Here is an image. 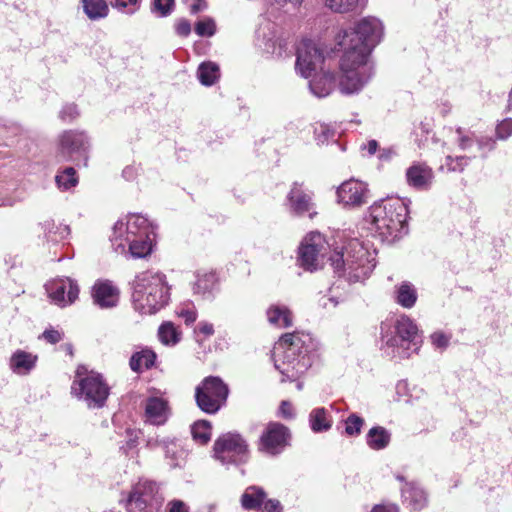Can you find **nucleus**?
I'll use <instances>...</instances> for the list:
<instances>
[{
	"label": "nucleus",
	"instance_id": "nucleus-1",
	"mask_svg": "<svg viewBox=\"0 0 512 512\" xmlns=\"http://www.w3.org/2000/svg\"><path fill=\"white\" fill-rule=\"evenodd\" d=\"M371 223L383 240L389 242L408 232V207L400 198H387L369 208Z\"/></svg>",
	"mask_w": 512,
	"mask_h": 512
},
{
	"label": "nucleus",
	"instance_id": "nucleus-2",
	"mask_svg": "<svg viewBox=\"0 0 512 512\" xmlns=\"http://www.w3.org/2000/svg\"><path fill=\"white\" fill-rule=\"evenodd\" d=\"M342 45L345 46V51L340 62V86L346 93H354L360 90L372 75V68L368 64L372 49L359 40L357 43H345L343 38Z\"/></svg>",
	"mask_w": 512,
	"mask_h": 512
},
{
	"label": "nucleus",
	"instance_id": "nucleus-3",
	"mask_svg": "<svg viewBox=\"0 0 512 512\" xmlns=\"http://www.w3.org/2000/svg\"><path fill=\"white\" fill-rule=\"evenodd\" d=\"M331 266L339 276L348 274L359 279L370 272L368 251L357 240H352L341 251H334L329 257Z\"/></svg>",
	"mask_w": 512,
	"mask_h": 512
},
{
	"label": "nucleus",
	"instance_id": "nucleus-4",
	"mask_svg": "<svg viewBox=\"0 0 512 512\" xmlns=\"http://www.w3.org/2000/svg\"><path fill=\"white\" fill-rule=\"evenodd\" d=\"M84 366H79L76 370V377L71 385V393L87 402L89 407L101 408L109 396L110 388L103 377L94 372H90L85 377L80 376L85 371Z\"/></svg>",
	"mask_w": 512,
	"mask_h": 512
},
{
	"label": "nucleus",
	"instance_id": "nucleus-5",
	"mask_svg": "<svg viewBox=\"0 0 512 512\" xmlns=\"http://www.w3.org/2000/svg\"><path fill=\"white\" fill-rule=\"evenodd\" d=\"M137 301L145 302L148 312H155L168 302V287L165 276L162 274H151L143 276L137 283L135 289Z\"/></svg>",
	"mask_w": 512,
	"mask_h": 512
},
{
	"label": "nucleus",
	"instance_id": "nucleus-6",
	"mask_svg": "<svg viewBox=\"0 0 512 512\" xmlns=\"http://www.w3.org/2000/svg\"><path fill=\"white\" fill-rule=\"evenodd\" d=\"M228 386L220 377H205L195 391V399L198 407L205 413H216L226 402Z\"/></svg>",
	"mask_w": 512,
	"mask_h": 512
},
{
	"label": "nucleus",
	"instance_id": "nucleus-7",
	"mask_svg": "<svg viewBox=\"0 0 512 512\" xmlns=\"http://www.w3.org/2000/svg\"><path fill=\"white\" fill-rule=\"evenodd\" d=\"M325 238L318 232L308 234L298 248V263L305 271H316L323 265L327 252Z\"/></svg>",
	"mask_w": 512,
	"mask_h": 512
},
{
	"label": "nucleus",
	"instance_id": "nucleus-8",
	"mask_svg": "<svg viewBox=\"0 0 512 512\" xmlns=\"http://www.w3.org/2000/svg\"><path fill=\"white\" fill-rule=\"evenodd\" d=\"M89 147L87 135L84 131L65 130L58 137L57 157L61 161H78L86 159Z\"/></svg>",
	"mask_w": 512,
	"mask_h": 512
},
{
	"label": "nucleus",
	"instance_id": "nucleus-9",
	"mask_svg": "<svg viewBox=\"0 0 512 512\" xmlns=\"http://www.w3.org/2000/svg\"><path fill=\"white\" fill-rule=\"evenodd\" d=\"M337 199L344 207L357 208L368 202L367 183L351 178L344 181L337 189Z\"/></svg>",
	"mask_w": 512,
	"mask_h": 512
},
{
	"label": "nucleus",
	"instance_id": "nucleus-10",
	"mask_svg": "<svg viewBox=\"0 0 512 512\" xmlns=\"http://www.w3.org/2000/svg\"><path fill=\"white\" fill-rule=\"evenodd\" d=\"M323 60L321 50L312 40L304 39L300 42L297 48L296 68L302 76L310 77Z\"/></svg>",
	"mask_w": 512,
	"mask_h": 512
},
{
	"label": "nucleus",
	"instance_id": "nucleus-11",
	"mask_svg": "<svg viewBox=\"0 0 512 512\" xmlns=\"http://www.w3.org/2000/svg\"><path fill=\"white\" fill-rule=\"evenodd\" d=\"M146 223V219L140 216H132L127 224L126 241L129 243V250L133 257L142 258L151 252V242L146 231L137 235L136 229Z\"/></svg>",
	"mask_w": 512,
	"mask_h": 512
},
{
	"label": "nucleus",
	"instance_id": "nucleus-12",
	"mask_svg": "<svg viewBox=\"0 0 512 512\" xmlns=\"http://www.w3.org/2000/svg\"><path fill=\"white\" fill-rule=\"evenodd\" d=\"M310 366L308 356H291L286 358V354L275 360V368L282 375L281 383L288 381H298L306 373Z\"/></svg>",
	"mask_w": 512,
	"mask_h": 512
},
{
	"label": "nucleus",
	"instance_id": "nucleus-13",
	"mask_svg": "<svg viewBox=\"0 0 512 512\" xmlns=\"http://www.w3.org/2000/svg\"><path fill=\"white\" fill-rule=\"evenodd\" d=\"M379 23L374 19L364 18L357 23L354 29L346 31L344 34L346 42H358L361 41L368 48L373 47L379 41Z\"/></svg>",
	"mask_w": 512,
	"mask_h": 512
},
{
	"label": "nucleus",
	"instance_id": "nucleus-14",
	"mask_svg": "<svg viewBox=\"0 0 512 512\" xmlns=\"http://www.w3.org/2000/svg\"><path fill=\"white\" fill-rule=\"evenodd\" d=\"M286 198L290 210L294 214L302 216L309 213L310 218L313 217V213H311L314 208L313 193L306 189L303 183L293 182Z\"/></svg>",
	"mask_w": 512,
	"mask_h": 512
},
{
	"label": "nucleus",
	"instance_id": "nucleus-15",
	"mask_svg": "<svg viewBox=\"0 0 512 512\" xmlns=\"http://www.w3.org/2000/svg\"><path fill=\"white\" fill-rule=\"evenodd\" d=\"M93 303L102 309L115 307L120 299L119 288L108 279H98L91 289Z\"/></svg>",
	"mask_w": 512,
	"mask_h": 512
},
{
	"label": "nucleus",
	"instance_id": "nucleus-16",
	"mask_svg": "<svg viewBox=\"0 0 512 512\" xmlns=\"http://www.w3.org/2000/svg\"><path fill=\"white\" fill-rule=\"evenodd\" d=\"M260 443L263 448H285L292 444V433L280 422H269L260 436Z\"/></svg>",
	"mask_w": 512,
	"mask_h": 512
},
{
	"label": "nucleus",
	"instance_id": "nucleus-17",
	"mask_svg": "<svg viewBox=\"0 0 512 512\" xmlns=\"http://www.w3.org/2000/svg\"><path fill=\"white\" fill-rule=\"evenodd\" d=\"M311 343L309 334L295 331L283 334L278 341V349H282V354H286V358L291 356H308V346Z\"/></svg>",
	"mask_w": 512,
	"mask_h": 512
},
{
	"label": "nucleus",
	"instance_id": "nucleus-18",
	"mask_svg": "<svg viewBox=\"0 0 512 512\" xmlns=\"http://www.w3.org/2000/svg\"><path fill=\"white\" fill-rule=\"evenodd\" d=\"M406 180L416 190H428L433 183L434 172L425 163H414L406 170Z\"/></svg>",
	"mask_w": 512,
	"mask_h": 512
},
{
	"label": "nucleus",
	"instance_id": "nucleus-19",
	"mask_svg": "<svg viewBox=\"0 0 512 512\" xmlns=\"http://www.w3.org/2000/svg\"><path fill=\"white\" fill-rule=\"evenodd\" d=\"M79 286L71 279L55 283L50 292L49 297L54 303L62 307L72 304L79 296Z\"/></svg>",
	"mask_w": 512,
	"mask_h": 512
},
{
	"label": "nucleus",
	"instance_id": "nucleus-20",
	"mask_svg": "<svg viewBox=\"0 0 512 512\" xmlns=\"http://www.w3.org/2000/svg\"><path fill=\"white\" fill-rule=\"evenodd\" d=\"M131 491L152 508L159 510L163 504L164 497L159 493V487L154 481L140 480Z\"/></svg>",
	"mask_w": 512,
	"mask_h": 512
},
{
	"label": "nucleus",
	"instance_id": "nucleus-21",
	"mask_svg": "<svg viewBox=\"0 0 512 512\" xmlns=\"http://www.w3.org/2000/svg\"><path fill=\"white\" fill-rule=\"evenodd\" d=\"M401 495L403 503L412 511H420L428 503L426 492L416 482L405 481Z\"/></svg>",
	"mask_w": 512,
	"mask_h": 512
},
{
	"label": "nucleus",
	"instance_id": "nucleus-22",
	"mask_svg": "<svg viewBox=\"0 0 512 512\" xmlns=\"http://www.w3.org/2000/svg\"><path fill=\"white\" fill-rule=\"evenodd\" d=\"M145 413L152 424H164L169 415L168 401L159 397L148 398L145 406Z\"/></svg>",
	"mask_w": 512,
	"mask_h": 512
},
{
	"label": "nucleus",
	"instance_id": "nucleus-23",
	"mask_svg": "<svg viewBox=\"0 0 512 512\" xmlns=\"http://www.w3.org/2000/svg\"><path fill=\"white\" fill-rule=\"evenodd\" d=\"M37 355L18 349L10 358V368L17 374H28L37 362Z\"/></svg>",
	"mask_w": 512,
	"mask_h": 512
},
{
	"label": "nucleus",
	"instance_id": "nucleus-24",
	"mask_svg": "<svg viewBox=\"0 0 512 512\" xmlns=\"http://www.w3.org/2000/svg\"><path fill=\"white\" fill-rule=\"evenodd\" d=\"M266 314L269 323L277 327L288 328L293 324L292 312L286 306L271 305Z\"/></svg>",
	"mask_w": 512,
	"mask_h": 512
},
{
	"label": "nucleus",
	"instance_id": "nucleus-25",
	"mask_svg": "<svg viewBox=\"0 0 512 512\" xmlns=\"http://www.w3.org/2000/svg\"><path fill=\"white\" fill-rule=\"evenodd\" d=\"M211 457L224 466H238L248 460V450H213Z\"/></svg>",
	"mask_w": 512,
	"mask_h": 512
},
{
	"label": "nucleus",
	"instance_id": "nucleus-26",
	"mask_svg": "<svg viewBox=\"0 0 512 512\" xmlns=\"http://www.w3.org/2000/svg\"><path fill=\"white\" fill-rule=\"evenodd\" d=\"M156 353L151 349H142L141 351L135 352L129 361V366L132 371L141 373L144 370L151 369L156 361Z\"/></svg>",
	"mask_w": 512,
	"mask_h": 512
},
{
	"label": "nucleus",
	"instance_id": "nucleus-27",
	"mask_svg": "<svg viewBox=\"0 0 512 512\" xmlns=\"http://www.w3.org/2000/svg\"><path fill=\"white\" fill-rule=\"evenodd\" d=\"M397 336L402 341L416 343L418 338V327L414 321L406 315H401L395 324Z\"/></svg>",
	"mask_w": 512,
	"mask_h": 512
},
{
	"label": "nucleus",
	"instance_id": "nucleus-28",
	"mask_svg": "<svg viewBox=\"0 0 512 512\" xmlns=\"http://www.w3.org/2000/svg\"><path fill=\"white\" fill-rule=\"evenodd\" d=\"M366 440L371 448H385L390 444L391 434L386 428L375 426L368 431Z\"/></svg>",
	"mask_w": 512,
	"mask_h": 512
},
{
	"label": "nucleus",
	"instance_id": "nucleus-29",
	"mask_svg": "<svg viewBox=\"0 0 512 512\" xmlns=\"http://www.w3.org/2000/svg\"><path fill=\"white\" fill-rule=\"evenodd\" d=\"M335 85V79L333 74L325 73L322 76L315 77L310 82V88L312 92L318 97L328 96Z\"/></svg>",
	"mask_w": 512,
	"mask_h": 512
},
{
	"label": "nucleus",
	"instance_id": "nucleus-30",
	"mask_svg": "<svg viewBox=\"0 0 512 512\" xmlns=\"http://www.w3.org/2000/svg\"><path fill=\"white\" fill-rule=\"evenodd\" d=\"M418 295L414 286L408 282H403L396 290V302L404 308H412Z\"/></svg>",
	"mask_w": 512,
	"mask_h": 512
},
{
	"label": "nucleus",
	"instance_id": "nucleus-31",
	"mask_svg": "<svg viewBox=\"0 0 512 512\" xmlns=\"http://www.w3.org/2000/svg\"><path fill=\"white\" fill-rule=\"evenodd\" d=\"M266 498V493L262 488L249 487L242 495L241 503L245 509L254 510L261 507Z\"/></svg>",
	"mask_w": 512,
	"mask_h": 512
},
{
	"label": "nucleus",
	"instance_id": "nucleus-32",
	"mask_svg": "<svg viewBox=\"0 0 512 512\" xmlns=\"http://www.w3.org/2000/svg\"><path fill=\"white\" fill-rule=\"evenodd\" d=\"M211 423L207 420H199L191 427L193 440L197 445L205 446L211 440L212 435Z\"/></svg>",
	"mask_w": 512,
	"mask_h": 512
},
{
	"label": "nucleus",
	"instance_id": "nucleus-33",
	"mask_svg": "<svg viewBox=\"0 0 512 512\" xmlns=\"http://www.w3.org/2000/svg\"><path fill=\"white\" fill-rule=\"evenodd\" d=\"M82 4L85 14L91 20L105 18L109 13L105 0H82Z\"/></svg>",
	"mask_w": 512,
	"mask_h": 512
},
{
	"label": "nucleus",
	"instance_id": "nucleus-34",
	"mask_svg": "<svg viewBox=\"0 0 512 512\" xmlns=\"http://www.w3.org/2000/svg\"><path fill=\"white\" fill-rule=\"evenodd\" d=\"M197 74L199 81L205 86L213 85L220 76L219 67L213 62H203L200 64Z\"/></svg>",
	"mask_w": 512,
	"mask_h": 512
},
{
	"label": "nucleus",
	"instance_id": "nucleus-35",
	"mask_svg": "<svg viewBox=\"0 0 512 512\" xmlns=\"http://www.w3.org/2000/svg\"><path fill=\"white\" fill-rule=\"evenodd\" d=\"M213 448H247V443L239 433L227 432L215 440Z\"/></svg>",
	"mask_w": 512,
	"mask_h": 512
},
{
	"label": "nucleus",
	"instance_id": "nucleus-36",
	"mask_svg": "<svg viewBox=\"0 0 512 512\" xmlns=\"http://www.w3.org/2000/svg\"><path fill=\"white\" fill-rule=\"evenodd\" d=\"M158 336L160 341L165 345H175L180 341V332L172 322L161 324L158 329Z\"/></svg>",
	"mask_w": 512,
	"mask_h": 512
},
{
	"label": "nucleus",
	"instance_id": "nucleus-37",
	"mask_svg": "<svg viewBox=\"0 0 512 512\" xmlns=\"http://www.w3.org/2000/svg\"><path fill=\"white\" fill-rule=\"evenodd\" d=\"M310 425L314 432L325 431L331 427L324 408H316L310 413Z\"/></svg>",
	"mask_w": 512,
	"mask_h": 512
},
{
	"label": "nucleus",
	"instance_id": "nucleus-38",
	"mask_svg": "<svg viewBox=\"0 0 512 512\" xmlns=\"http://www.w3.org/2000/svg\"><path fill=\"white\" fill-rule=\"evenodd\" d=\"M57 186L60 189L68 190L78 183V176L73 167H67L55 177Z\"/></svg>",
	"mask_w": 512,
	"mask_h": 512
},
{
	"label": "nucleus",
	"instance_id": "nucleus-39",
	"mask_svg": "<svg viewBox=\"0 0 512 512\" xmlns=\"http://www.w3.org/2000/svg\"><path fill=\"white\" fill-rule=\"evenodd\" d=\"M215 286V276L213 274H204L199 276L194 283V293L204 296L210 293Z\"/></svg>",
	"mask_w": 512,
	"mask_h": 512
},
{
	"label": "nucleus",
	"instance_id": "nucleus-40",
	"mask_svg": "<svg viewBox=\"0 0 512 512\" xmlns=\"http://www.w3.org/2000/svg\"><path fill=\"white\" fill-rule=\"evenodd\" d=\"M326 6L337 13H348L357 9L359 0H326Z\"/></svg>",
	"mask_w": 512,
	"mask_h": 512
},
{
	"label": "nucleus",
	"instance_id": "nucleus-41",
	"mask_svg": "<svg viewBox=\"0 0 512 512\" xmlns=\"http://www.w3.org/2000/svg\"><path fill=\"white\" fill-rule=\"evenodd\" d=\"M126 509L127 512H158L159 510L156 508L150 507L146 502L139 499L134 495L131 491L129 493V497L126 500Z\"/></svg>",
	"mask_w": 512,
	"mask_h": 512
},
{
	"label": "nucleus",
	"instance_id": "nucleus-42",
	"mask_svg": "<svg viewBox=\"0 0 512 512\" xmlns=\"http://www.w3.org/2000/svg\"><path fill=\"white\" fill-rule=\"evenodd\" d=\"M365 421L357 414H350L344 421L345 433L348 436H358L361 433Z\"/></svg>",
	"mask_w": 512,
	"mask_h": 512
},
{
	"label": "nucleus",
	"instance_id": "nucleus-43",
	"mask_svg": "<svg viewBox=\"0 0 512 512\" xmlns=\"http://www.w3.org/2000/svg\"><path fill=\"white\" fill-rule=\"evenodd\" d=\"M195 32L201 37H211L216 32V25L213 19L207 18L195 24Z\"/></svg>",
	"mask_w": 512,
	"mask_h": 512
},
{
	"label": "nucleus",
	"instance_id": "nucleus-44",
	"mask_svg": "<svg viewBox=\"0 0 512 512\" xmlns=\"http://www.w3.org/2000/svg\"><path fill=\"white\" fill-rule=\"evenodd\" d=\"M469 161L470 158L466 156H447L445 160V165L449 171L463 172L465 167L468 166Z\"/></svg>",
	"mask_w": 512,
	"mask_h": 512
},
{
	"label": "nucleus",
	"instance_id": "nucleus-45",
	"mask_svg": "<svg viewBox=\"0 0 512 512\" xmlns=\"http://www.w3.org/2000/svg\"><path fill=\"white\" fill-rule=\"evenodd\" d=\"M496 139L506 140L512 135V118H505L495 128Z\"/></svg>",
	"mask_w": 512,
	"mask_h": 512
},
{
	"label": "nucleus",
	"instance_id": "nucleus-46",
	"mask_svg": "<svg viewBox=\"0 0 512 512\" xmlns=\"http://www.w3.org/2000/svg\"><path fill=\"white\" fill-rule=\"evenodd\" d=\"M185 450H167L166 459L171 468L180 467L185 460Z\"/></svg>",
	"mask_w": 512,
	"mask_h": 512
},
{
	"label": "nucleus",
	"instance_id": "nucleus-47",
	"mask_svg": "<svg viewBox=\"0 0 512 512\" xmlns=\"http://www.w3.org/2000/svg\"><path fill=\"white\" fill-rule=\"evenodd\" d=\"M111 5L119 11L133 14L138 9V0H115Z\"/></svg>",
	"mask_w": 512,
	"mask_h": 512
},
{
	"label": "nucleus",
	"instance_id": "nucleus-48",
	"mask_svg": "<svg viewBox=\"0 0 512 512\" xmlns=\"http://www.w3.org/2000/svg\"><path fill=\"white\" fill-rule=\"evenodd\" d=\"M175 4V0H154L153 8L159 12L161 16H167L171 13Z\"/></svg>",
	"mask_w": 512,
	"mask_h": 512
},
{
	"label": "nucleus",
	"instance_id": "nucleus-49",
	"mask_svg": "<svg viewBox=\"0 0 512 512\" xmlns=\"http://www.w3.org/2000/svg\"><path fill=\"white\" fill-rule=\"evenodd\" d=\"M63 336L64 333L62 331L49 328L42 333L41 338L50 344H57L63 340Z\"/></svg>",
	"mask_w": 512,
	"mask_h": 512
},
{
	"label": "nucleus",
	"instance_id": "nucleus-50",
	"mask_svg": "<svg viewBox=\"0 0 512 512\" xmlns=\"http://www.w3.org/2000/svg\"><path fill=\"white\" fill-rule=\"evenodd\" d=\"M477 144L479 149L482 151H493L496 148V139L488 136H483L477 140Z\"/></svg>",
	"mask_w": 512,
	"mask_h": 512
},
{
	"label": "nucleus",
	"instance_id": "nucleus-51",
	"mask_svg": "<svg viewBox=\"0 0 512 512\" xmlns=\"http://www.w3.org/2000/svg\"><path fill=\"white\" fill-rule=\"evenodd\" d=\"M279 415L284 419H292L295 416L293 405L290 401L283 400L279 406Z\"/></svg>",
	"mask_w": 512,
	"mask_h": 512
},
{
	"label": "nucleus",
	"instance_id": "nucleus-52",
	"mask_svg": "<svg viewBox=\"0 0 512 512\" xmlns=\"http://www.w3.org/2000/svg\"><path fill=\"white\" fill-rule=\"evenodd\" d=\"M175 31L181 37H187L191 33V24L187 19H180L175 24Z\"/></svg>",
	"mask_w": 512,
	"mask_h": 512
},
{
	"label": "nucleus",
	"instance_id": "nucleus-53",
	"mask_svg": "<svg viewBox=\"0 0 512 512\" xmlns=\"http://www.w3.org/2000/svg\"><path fill=\"white\" fill-rule=\"evenodd\" d=\"M266 512H283V507L277 499H267L262 503Z\"/></svg>",
	"mask_w": 512,
	"mask_h": 512
},
{
	"label": "nucleus",
	"instance_id": "nucleus-54",
	"mask_svg": "<svg viewBox=\"0 0 512 512\" xmlns=\"http://www.w3.org/2000/svg\"><path fill=\"white\" fill-rule=\"evenodd\" d=\"M370 512H399V507L394 503H381L374 505Z\"/></svg>",
	"mask_w": 512,
	"mask_h": 512
},
{
	"label": "nucleus",
	"instance_id": "nucleus-55",
	"mask_svg": "<svg viewBox=\"0 0 512 512\" xmlns=\"http://www.w3.org/2000/svg\"><path fill=\"white\" fill-rule=\"evenodd\" d=\"M77 116H78V112H77L76 106H68V107H65V108L60 112V118H61L64 122L72 121V120H73V119H75Z\"/></svg>",
	"mask_w": 512,
	"mask_h": 512
},
{
	"label": "nucleus",
	"instance_id": "nucleus-56",
	"mask_svg": "<svg viewBox=\"0 0 512 512\" xmlns=\"http://www.w3.org/2000/svg\"><path fill=\"white\" fill-rule=\"evenodd\" d=\"M456 132L459 135L458 146L462 150H466L473 145V139L471 137H469L468 135H464L461 128H458L456 130Z\"/></svg>",
	"mask_w": 512,
	"mask_h": 512
},
{
	"label": "nucleus",
	"instance_id": "nucleus-57",
	"mask_svg": "<svg viewBox=\"0 0 512 512\" xmlns=\"http://www.w3.org/2000/svg\"><path fill=\"white\" fill-rule=\"evenodd\" d=\"M168 507V512H188L187 505L181 500L170 501Z\"/></svg>",
	"mask_w": 512,
	"mask_h": 512
},
{
	"label": "nucleus",
	"instance_id": "nucleus-58",
	"mask_svg": "<svg viewBox=\"0 0 512 512\" xmlns=\"http://www.w3.org/2000/svg\"><path fill=\"white\" fill-rule=\"evenodd\" d=\"M197 330L205 337H210L214 334V327L211 323L208 322H200L198 324Z\"/></svg>",
	"mask_w": 512,
	"mask_h": 512
},
{
	"label": "nucleus",
	"instance_id": "nucleus-59",
	"mask_svg": "<svg viewBox=\"0 0 512 512\" xmlns=\"http://www.w3.org/2000/svg\"><path fill=\"white\" fill-rule=\"evenodd\" d=\"M180 316L184 319L186 325L194 323L197 319V312L194 310H182Z\"/></svg>",
	"mask_w": 512,
	"mask_h": 512
},
{
	"label": "nucleus",
	"instance_id": "nucleus-60",
	"mask_svg": "<svg viewBox=\"0 0 512 512\" xmlns=\"http://www.w3.org/2000/svg\"><path fill=\"white\" fill-rule=\"evenodd\" d=\"M206 2L204 0H193V3L190 6V12L192 14H197L206 8Z\"/></svg>",
	"mask_w": 512,
	"mask_h": 512
},
{
	"label": "nucleus",
	"instance_id": "nucleus-61",
	"mask_svg": "<svg viewBox=\"0 0 512 512\" xmlns=\"http://www.w3.org/2000/svg\"><path fill=\"white\" fill-rule=\"evenodd\" d=\"M432 339L434 344H436L438 347H446L448 345V339L443 334H434Z\"/></svg>",
	"mask_w": 512,
	"mask_h": 512
},
{
	"label": "nucleus",
	"instance_id": "nucleus-62",
	"mask_svg": "<svg viewBox=\"0 0 512 512\" xmlns=\"http://www.w3.org/2000/svg\"><path fill=\"white\" fill-rule=\"evenodd\" d=\"M127 434L130 436V440H129V446L130 448L134 445H138L139 443L136 442V439L138 438V435L141 434L140 431H137V430H132V429H127Z\"/></svg>",
	"mask_w": 512,
	"mask_h": 512
},
{
	"label": "nucleus",
	"instance_id": "nucleus-63",
	"mask_svg": "<svg viewBox=\"0 0 512 512\" xmlns=\"http://www.w3.org/2000/svg\"><path fill=\"white\" fill-rule=\"evenodd\" d=\"M367 151L370 155H373L376 153L378 149V142L376 140H370L368 141L366 145Z\"/></svg>",
	"mask_w": 512,
	"mask_h": 512
},
{
	"label": "nucleus",
	"instance_id": "nucleus-64",
	"mask_svg": "<svg viewBox=\"0 0 512 512\" xmlns=\"http://www.w3.org/2000/svg\"><path fill=\"white\" fill-rule=\"evenodd\" d=\"M212 220H215V222L220 225L224 222V217L222 215H208L206 219V224L209 226L212 222Z\"/></svg>",
	"mask_w": 512,
	"mask_h": 512
}]
</instances>
